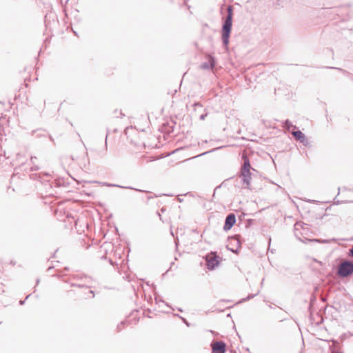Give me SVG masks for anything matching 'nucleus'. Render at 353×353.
Returning a JSON list of instances; mask_svg holds the SVG:
<instances>
[{
    "label": "nucleus",
    "mask_w": 353,
    "mask_h": 353,
    "mask_svg": "<svg viewBox=\"0 0 353 353\" xmlns=\"http://www.w3.org/2000/svg\"><path fill=\"white\" fill-rule=\"evenodd\" d=\"M233 8L232 6L227 7V16L225 17L221 29V37L223 44L225 47H228L229 44V39L232 26Z\"/></svg>",
    "instance_id": "1"
},
{
    "label": "nucleus",
    "mask_w": 353,
    "mask_h": 353,
    "mask_svg": "<svg viewBox=\"0 0 353 353\" xmlns=\"http://www.w3.org/2000/svg\"><path fill=\"white\" fill-rule=\"evenodd\" d=\"M243 163L241 165L240 176L242 179V185L244 188H250L252 179V170L255 172V169L251 167L250 160L246 155H243Z\"/></svg>",
    "instance_id": "2"
},
{
    "label": "nucleus",
    "mask_w": 353,
    "mask_h": 353,
    "mask_svg": "<svg viewBox=\"0 0 353 353\" xmlns=\"http://www.w3.org/2000/svg\"><path fill=\"white\" fill-rule=\"evenodd\" d=\"M353 273V262L345 260L341 262L337 270V274L341 277H347Z\"/></svg>",
    "instance_id": "3"
},
{
    "label": "nucleus",
    "mask_w": 353,
    "mask_h": 353,
    "mask_svg": "<svg viewBox=\"0 0 353 353\" xmlns=\"http://www.w3.org/2000/svg\"><path fill=\"white\" fill-rule=\"evenodd\" d=\"M206 265L208 269L214 270L219 264V256L212 252L205 256Z\"/></svg>",
    "instance_id": "4"
},
{
    "label": "nucleus",
    "mask_w": 353,
    "mask_h": 353,
    "mask_svg": "<svg viewBox=\"0 0 353 353\" xmlns=\"http://www.w3.org/2000/svg\"><path fill=\"white\" fill-rule=\"evenodd\" d=\"M212 349L213 353H225L226 345L223 341H216L212 343Z\"/></svg>",
    "instance_id": "5"
},
{
    "label": "nucleus",
    "mask_w": 353,
    "mask_h": 353,
    "mask_svg": "<svg viewBox=\"0 0 353 353\" xmlns=\"http://www.w3.org/2000/svg\"><path fill=\"white\" fill-rule=\"evenodd\" d=\"M236 223V216L233 213L229 214L225 220V224L223 226L224 230L227 231L230 230Z\"/></svg>",
    "instance_id": "6"
},
{
    "label": "nucleus",
    "mask_w": 353,
    "mask_h": 353,
    "mask_svg": "<svg viewBox=\"0 0 353 353\" xmlns=\"http://www.w3.org/2000/svg\"><path fill=\"white\" fill-rule=\"evenodd\" d=\"M292 135L296 140L300 141L304 145H307L308 144V139L301 131H294L292 132Z\"/></svg>",
    "instance_id": "7"
},
{
    "label": "nucleus",
    "mask_w": 353,
    "mask_h": 353,
    "mask_svg": "<svg viewBox=\"0 0 353 353\" xmlns=\"http://www.w3.org/2000/svg\"><path fill=\"white\" fill-rule=\"evenodd\" d=\"M214 60L212 57H210L208 62L203 63L201 65V68H202L203 70L212 69L214 68Z\"/></svg>",
    "instance_id": "8"
},
{
    "label": "nucleus",
    "mask_w": 353,
    "mask_h": 353,
    "mask_svg": "<svg viewBox=\"0 0 353 353\" xmlns=\"http://www.w3.org/2000/svg\"><path fill=\"white\" fill-rule=\"evenodd\" d=\"M37 160V158L36 157H31L30 161L32 164V166L31 167L32 170H38L39 169V167L35 164V161Z\"/></svg>",
    "instance_id": "9"
},
{
    "label": "nucleus",
    "mask_w": 353,
    "mask_h": 353,
    "mask_svg": "<svg viewBox=\"0 0 353 353\" xmlns=\"http://www.w3.org/2000/svg\"><path fill=\"white\" fill-rule=\"evenodd\" d=\"M285 126L289 130L291 126H292V124L290 122L289 120H286L285 122Z\"/></svg>",
    "instance_id": "10"
},
{
    "label": "nucleus",
    "mask_w": 353,
    "mask_h": 353,
    "mask_svg": "<svg viewBox=\"0 0 353 353\" xmlns=\"http://www.w3.org/2000/svg\"><path fill=\"white\" fill-rule=\"evenodd\" d=\"M193 106L194 107V110H196V108H201L203 107V105L201 103H195L193 105Z\"/></svg>",
    "instance_id": "11"
},
{
    "label": "nucleus",
    "mask_w": 353,
    "mask_h": 353,
    "mask_svg": "<svg viewBox=\"0 0 353 353\" xmlns=\"http://www.w3.org/2000/svg\"><path fill=\"white\" fill-rule=\"evenodd\" d=\"M258 294L256 293L255 294H250L249 295L246 299H243V301H248V300H250V299L253 298L254 296H256V294Z\"/></svg>",
    "instance_id": "12"
},
{
    "label": "nucleus",
    "mask_w": 353,
    "mask_h": 353,
    "mask_svg": "<svg viewBox=\"0 0 353 353\" xmlns=\"http://www.w3.org/2000/svg\"><path fill=\"white\" fill-rule=\"evenodd\" d=\"M348 255L351 257H353V245L352 248L349 250Z\"/></svg>",
    "instance_id": "13"
},
{
    "label": "nucleus",
    "mask_w": 353,
    "mask_h": 353,
    "mask_svg": "<svg viewBox=\"0 0 353 353\" xmlns=\"http://www.w3.org/2000/svg\"><path fill=\"white\" fill-rule=\"evenodd\" d=\"M105 185L106 186H109V187H111V186H117V187H120V188H122L121 186L120 185H114V184H110V183H104Z\"/></svg>",
    "instance_id": "14"
},
{
    "label": "nucleus",
    "mask_w": 353,
    "mask_h": 353,
    "mask_svg": "<svg viewBox=\"0 0 353 353\" xmlns=\"http://www.w3.org/2000/svg\"><path fill=\"white\" fill-rule=\"evenodd\" d=\"M207 116V114H203L200 116V119L201 120H204L205 117Z\"/></svg>",
    "instance_id": "15"
},
{
    "label": "nucleus",
    "mask_w": 353,
    "mask_h": 353,
    "mask_svg": "<svg viewBox=\"0 0 353 353\" xmlns=\"http://www.w3.org/2000/svg\"><path fill=\"white\" fill-rule=\"evenodd\" d=\"M307 241H316V242H320V240H319V239H307Z\"/></svg>",
    "instance_id": "16"
},
{
    "label": "nucleus",
    "mask_w": 353,
    "mask_h": 353,
    "mask_svg": "<svg viewBox=\"0 0 353 353\" xmlns=\"http://www.w3.org/2000/svg\"><path fill=\"white\" fill-rule=\"evenodd\" d=\"M25 301H26V300H23V301H21H21H19V304H20V305H23V304H24V303H25Z\"/></svg>",
    "instance_id": "17"
},
{
    "label": "nucleus",
    "mask_w": 353,
    "mask_h": 353,
    "mask_svg": "<svg viewBox=\"0 0 353 353\" xmlns=\"http://www.w3.org/2000/svg\"><path fill=\"white\" fill-rule=\"evenodd\" d=\"M152 196H147V199H148V200H150V199H152Z\"/></svg>",
    "instance_id": "18"
},
{
    "label": "nucleus",
    "mask_w": 353,
    "mask_h": 353,
    "mask_svg": "<svg viewBox=\"0 0 353 353\" xmlns=\"http://www.w3.org/2000/svg\"><path fill=\"white\" fill-rule=\"evenodd\" d=\"M334 69H336V70H341V71H343L341 68H334Z\"/></svg>",
    "instance_id": "19"
},
{
    "label": "nucleus",
    "mask_w": 353,
    "mask_h": 353,
    "mask_svg": "<svg viewBox=\"0 0 353 353\" xmlns=\"http://www.w3.org/2000/svg\"><path fill=\"white\" fill-rule=\"evenodd\" d=\"M157 214H158L159 216L160 217V219H161V214H160L159 212H157Z\"/></svg>",
    "instance_id": "20"
},
{
    "label": "nucleus",
    "mask_w": 353,
    "mask_h": 353,
    "mask_svg": "<svg viewBox=\"0 0 353 353\" xmlns=\"http://www.w3.org/2000/svg\"><path fill=\"white\" fill-rule=\"evenodd\" d=\"M134 190H137V191H139V192H141L142 191V190H138V189H134Z\"/></svg>",
    "instance_id": "21"
},
{
    "label": "nucleus",
    "mask_w": 353,
    "mask_h": 353,
    "mask_svg": "<svg viewBox=\"0 0 353 353\" xmlns=\"http://www.w3.org/2000/svg\"><path fill=\"white\" fill-rule=\"evenodd\" d=\"M105 144H106L107 143V137H105Z\"/></svg>",
    "instance_id": "22"
},
{
    "label": "nucleus",
    "mask_w": 353,
    "mask_h": 353,
    "mask_svg": "<svg viewBox=\"0 0 353 353\" xmlns=\"http://www.w3.org/2000/svg\"><path fill=\"white\" fill-rule=\"evenodd\" d=\"M165 210L163 208L161 209V212H164Z\"/></svg>",
    "instance_id": "23"
},
{
    "label": "nucleus",
    "mask_w": 353,
    "mask_h": 353,
    "mask_svg": "<svg viewBox=\"0 0 353 353\" xmlns=\"http://www.w3.org/2000/svg\"><path fill=\"white\" fill-rule=\"evenodd\" d=\"M90 293L93 294L94 292L92 290H90Z\"/></svg>",
    "instance_id": "24"
},
{
    "label": "nucleus",
    "mask_w": 353,
    "mask_h": 353,
    "mask_svg": "<svg viewBox=\"0 0 353 353\" xmlns=\"http://www.w3.org/2000/svg\"><path fill=\"white\" fill-rule=\"evenodd\" d=\"M117 327H118L119 330H121L120 325H117Z\"/></svg>",
    "instance_id": "25"
},
{
    "label": "nucleus",
    "mask_w": 353,
    "mask_h": 353,
    "mask_svg": "<svg viewBox=\"0 0 353 353\" xmlns=\"http://www.w3.org/2000/svg\"><path fill=\"white\" fill-rule=\"evenodd\" d=\"M29 296H30V294L26 296V299H28Z\"/></svg>",
    "instance_id": "26"
}]
</instances>
